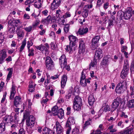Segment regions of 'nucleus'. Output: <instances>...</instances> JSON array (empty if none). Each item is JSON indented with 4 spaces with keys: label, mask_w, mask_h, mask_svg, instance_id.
Masks as SVG:
<instances>
[{
    "label": "nucleus",
    "mask_w": 134,
    "mask_h": 134,
    "mask_svg": "<svg viewBox=\"0 0 134 134\" xmlns=\"http://www.w3.org/2000/svg\"><path fill=\"white\" fill-rule=\"evenodd\" d=\"M24 119H26V130L27 131H29V127L31 128L33 127L35 122V119L33 115H29L28 113H25L24 115Z\"/></svg>",
    "instance_id": "nucleus-1"
},
{
    "label": "nucleus",
    "mask_w": 134,
    "mask_h": 134,
    "mask_svg": "<svg viewBox=\"0 0 134 134\" xmlns=\"http://www.w3.org/2000/svg\"><path fill=\"white\" fill-rule=\"evenodd\" d=\"M126 83L124 81H120L116 86L115 91L116 93L121 94L123 93L126 89Z\"/></svg>",
    "instance_id": "nucleus-2"
},
{
    "label": "nucleus",
    "mask_w": 134,
    "mask_h": 134,
    "mask_svg": "<svg viewBox=\"0 0 134 134\" xmlns=\"http://www.w3.org/2000/svg\"><path fill=\"white\" fill-rule=\"evenodd\" d=\"M45 66L47 69L52 70L54 68L55 64L51 57L48 56L45 60Z\"/></svg>",
    "instance_id": "nucleus-3"
},
{
    "label": "nucleus",
    "mask_w": 134,
    "mask_h": 134,
    "mask_svg": "<svg viewBox=\"0 0 134 134\" xmlns=\"http://www.w3.org/2000/svg\"><path fill=\"white\" fill-rule=\"evenodd\" d=\"M134 15V10H132V9L129 7L127 8L126 11L124 13V16L125 20H129L132 14Z\"/></svg>",
    "instance_id": "nucleus-4"
},
{
    "label": "nucleus",
    "mask_w": 134,
    "mask_h": 134,
    "mask_svg": "<svg viewBox=\"0 0 134 134\" xmlns=\"http://www.w3.org/2000/svg\"><path fill=\"white\" fill-rule=\"evenodd\" d=\"M122 100L120 98L117 97L114 99L112 105V108L114 109V110H115L117 108L120 103L122 104Z\"/></svg>",
    "instance_id": "nucleus-5"
},
{
    "label": "nucleus",
    "mask_w": 134,
    "mask_h": 134,
    "mask_svg": "<svg viewBox=\"0 0 134 134\" xmlns=\"http://www.w3.org/2000/svg\"><path fill=\"white\" fill-rule=\"evenodd\" d=\"M62 0H54L51 4V8L52 10L57 9L60 5Z\"/></svg>",
    "instance_id": "nucleus-6"
},
{
    "label": "nucleus",
    "mask_w": 134,
    "mask_h": 134,
    "mask_svg": "<svg viewBox=\"0 0 134 134\" xmlns=\"http://www.w3.org/2000/svg\"><path fill=\"white\" fill-rule=\"evenodd\" d=\"M79 52L80 53L84 52L85 49V43L82 39L79 40Z\"/></svg>",
    "instance_id": "nucleus-7"
},
{
    "label": "nucleus",
    "mask_w": 134,
    "mask_h": 134,
    "mask_svg": "<svg viewBox=\"0 0 134 134\" xmlns=\"http://www.w3.org/2000/svg\"><path fill=\"white\" fill-rule=\"evenodd\" d=\"M69 38L70 41L69 43L70 45L74 46L78 42V40L77 38L73 35H70L69 36Z\"/></svg>",
    "instance_id": "nucleus-8"
},
{
    "label": "nucleus",
    "mask_w": 134,
    "mask_h": 134,
    "mask_svg": "<svg viewBox=\"0 0 134 134\" xmlns=\"http://www.w3.org/2000/svg\"><path fill=\"white\" fill-rule=\"evenodd\" d=\"M67 59L65 55H62L59 59V64L61 67L62 66L66 65L67 64Z\"/></svg>",
    "instance_id": "nucleus-9"
},
{
    "label": "nucleus",
    "mask_w": 134,
    "mask_h": 134,
    "mask_svg": "<svg viewBox=\"0 0 134 134\" xmlns=\"http://www.w3.org/2000/svg\"><path fill=\"white\" fill-rule=\"evenodd\" d=\"M103 56L102 51V49L100 48L97 49L95 54V59H99L101 58Z\"/></svg>",
    "instance_id": "nucleus-10"
},
{
    "label": "nucleus",
    "mask_w": 134,
    "mask_h": 134,
    "mask_svg": "<svg viewBox=\"0 0 134 134\" xmlns=\"http://www.w3.org/2000/svg\"><path fill=\"white\" fill-rule=\"evenodd\" d=\"M111 58L109 55H107L104 57L102 62V64L104 65L108 64L110 62Z\"/></svg>",
    "instance_id": "nucleus-11"
},
{
    "label": "nucleus",
    "mask_w": 134,
    "mask_h": 134,
    "mask_svg": "<svg viewBox=\"0 0 134 134\" xmlns=\"http://www.w3.org/2000/svg\"><path fill=\"white\" fill-rule=\"evenodd\" d=\"M13 116L10 115L6 116L4 118L3 120V121L5 122L4 123L6 124L10 123L13 122Z\"/></svg>",
    "instance_id": "nucleus-12"
},
{
    "label": "nucleus",
    "mask_w": 134,
    "mask_h": 134,
    "mask_svg": "<svg viewBox=\"0 0 134 134\" xmlns=\"http://www.w3.org/2000/svg\"><path fill=\"white\" fill-rule=\"evenodd\" d=\"M57 132L58 134L61 133L63 131V128L62 127L59 122L57 121L56 122Z\"/></svg>",
    "instance_id": "nucleus-13"
},
{
    "label": "nucleus",
    "mask_w": 134,
    "mask_h": 134,
    "mask_svg": "<svg viewBox=\"0 0 134 134\" xmlns=\"http://www.w3.org/2000/svg\"><path fill=\"white\" fill-rule=\"evenodd\" d=\"M67 79V76L66 75H64L62 76L61 82V86L62 88H64L65 86Z\"/></svg>",
    "instance_id": "nucleus-14"
},
{
    "label": "nucleus",
    "mask_w": 134,
    "mask_h": 134,
    "mask_svg": "<svg viewBox=\"0 0 134 134\" xmlns=\"http://www.w3.org/2000/svg\"><path fill=\"white\" fill-rule=\"evenodd\" d=\"M15 86L13 84L12 85V87L11 88V91L10 92V99H13L15 94L16 93L15 91Z\"/></svg>",
    "instance_id": "nucleus-15"
},
{
    "label": "nucleus",
    "mask_w": 134,
    "mask_h": 134,
    "mask_svg": "<svg viewBox=\"0 0 134 134\" xmlns=\"http://www.w3.org/2000/svg\"><path fill=\"white\" fill-rule=\"evenodd\" d=\"M21 102V98L20 97L16 96L15 97L14 101V104L16 107L18 106V105Z\"/></svg>",
    "instance_id": "nucleus-16"
},
{
    "label": "nucleus",
    "mask_w": 134,
    "mask_h": 134,
    "mask_svg": "<svg viewBox=\"0 0 134 134\" xmlns=\"http://www.w3.org/2000/svg\"><path fill=\"white\" fill-rule=\"evenodd\" d=\"M17 34L18 38L21 39L24 37V33L23 30H18L17 31Z\"/></svg>",
    "instance_id": "nucleus-17"
},
{
    "label": "nucleus",
    "mask_w": 134,
    "mask_h": 134,
    "mask_svg": "<svg viewBox=\"0 0 134 134\" xmlns=\"http://www.w3.org/2000/svg\"><path fill=\"white\" fill-rule=\"evenodd\" d=\"M82 100L81 98L78 96H76L73 101V103H76L79 105L82 104Z\"/></svg>",
    "instance_id": "nucleus-18"
},
{
    "label": "nucleus",
    "mask_w": 134,
    "mask_h": 134,
    "mask_svg": "<svg viewBox=\"0 0 134 134\" xmlns=\"http://www.w3.org/2000/svg\"><path fill=\"white\" fill-rule=\"evenodd\" d=\"M88 31V29L86 27H83V28L80 29L78 32L80 35H83L87 33Z\"/></svg>",
    "instance_id": "nucleus-19"
},
{
    "label": "nucleus",
    "mask_w": 134,
    "mask_h": 134,
    "mask_svg": "<svg viewBox=\"0 0 134 134\" xmlns=\"http://www.w3.org/2000/svg\"><path fill=\"white\" fill-rule=\"evenodd\" d=\"M52 17L51 16L48 15L46 18L42 19L41 21V23L42 24H48L51 20Z\"/></svg>",
    "instance_id": "nucleus-20"
},
{
    "label": "nucleus",
    "mask_w": 134,
    "mask_h": 134,
    "mask_svg": "<svg viewBox=\"0 0 134 134\" xmlns=\"http://www.w3.org/2000/svg\"><path fill=\"white\" fill-rule=\"evenodd\" d=\"M90 81L89 79H80V83L83 86L85 87L87 85V83H90Z\"/></svg>",
    "instance_id": "nucleus-21"
},
{
    "label": "nucleus",
    "mask_w": 134,
    "mask_h": 134,
    "mask_svg": "<svg viewBox=\"0 0 134 134\" xmlns=\"http://www.w3.org/2000/svg\"><path fill=\"white\" fill-rule=\"evenodd\" d=\"M95 101V99L94 98L93 96L91 95L88 98V102L89 105H92Z\"/></svg>",
    "instance_id": "nucleus-22"
},
{
    "label": "nucleus",
    "mask_w": 134,
    "mask_h": 134,
    "mask_svg": "<svg viewBox=\"0 0 134 134\" xmlns=\"http://www.w3.org/2000/svg\"><path fill=\"white\" fill-rule=\"evenodd\" d=\"M56 114L59 118L62 119L64 115V111L62 108L60 109Z\"/></svg>",
    "instance_id": "nucleus-23"
},
{
    "label": "nucleus",
    "mask_w": 134,
    "mask_h": 134,
    "mask_svg": "<svg viewBox=\"0 0 134 134\" xmlns=\"http://www.w3.org/2000/svg\"><path fill=\"white\" fill-rule=\"evenodd\" d=\"M82 104L79 105L77 104L73 103V108L75 110L79 111L81 110Z\"/></svg>",
    "instance_id": "nucleus-24"
},
{
    "label": "nucleus",
    "mask_w": 134,
    "mask_h": 134,
    "mask_svg": "<svg viewBox=\"0 0 134 134\" xmlns=\"http://www.w3.org/2000/svg\"><path fill=\"white\" fill-rule=\"evenodd\" d=\"M44 133L45 134H53L54 132H53L50 129L45 127L43 129Z\"/></svg>",
    "instance_id": "nucleus-25"
},
{
    "label": "nucleus",
    "mask_w": 134,
    "mask_h": 134,
    "mask_svg": "<svg viewBox=\"0 0 134 134\" xmlns=\"http://www.w3.org/2000/svg\"><path fill=\"white\" fill-rule=\"evenodd\" d=\"M7 57V54L5 50L3 49L0 51V57L5 58Z\"/></svg>",
    "instance_id": "nucleus-26"
},
{
    "label": "nucleus",
    "mask_w": 134,
    "mask_h": 134,
    "mask_svg": "<svg viewBox=\"0 0 134 134\" xmlns=\"http://www.w3.org/2000/svg\"><path fill=\"white\" fill-rule=\"evenodd\" d=\"M58 108L57 106H55L53 107L52 109V112L54 116L57 115V113L58 112Z\"/></svg>",
    "instance_id": "nucleus-27"
},
{
    "label": "nucleus",
    "mask_w": 134,
    "mask_h": 134,
    "mask_svg": "<svg viewBox=\"0 0 134 134\" xmlns=\"http://www.w3.org/2000/svg\"><path fill=\"white\" fill-rule=\"evenodd\" d=\"M127 105L128 107L129 108L134 107V99L129 100L127 103Z\"/></svg>",
    "instance_id": "nucleus-28"
},
{
    "label": "nucleus",
    "mask_w": 134,
    "mask_h": 134,
    "mask_svg": "<svg viewBox=\"0 0 134 134\" xmlns=\"http://www.w3.org/2000/svg\"><path fill=\"white\" fill-rule=\"evenodd\" d=\"M114 125H109L108 127L107 130H109L110 132H114L116 131L117 130L115 128H114Z\"/></svg>",
    "instance_id": "nucleus-29"
},
{
    "label": "nucleus",
    "mask_w": 134,
    "mask_h": 134,
    "mask_svg": "<svg viewBox=\"0 0 134 134\" xmlns=\"http://www.w3.org/2000/svg\"><path fill=\"white\" fill-rule=\"evenodd\" d=\"M5 123L3 122L0 124V133L3 132L5 131Z\"/></svg>",
    "instance_id": "nucleus-30"
},
{
    "label": "nucleus",
    "mask_w": 134,
    "mask_h": 134,
    "mask_svg": "<svg viewBox=\"0 0 134 134\" xmlns=\"http://www.w3.org/2000/svg\"><path fill=\"white\" fill-rule=\"evenodd\" d=\"M70 29V25L68 24H66L64 25V30L65 34H67L69 31Z\"/></svg>",
    "instance_id": "nucleus-31"
},
{
    "label": "nucleus",
    "mask_w": 134,
    "mask_h": 134,
    "mask_svg": "<svg viewBox=\"0 0 134 134\" xmlns=\"http://www.w3.org/2000/svg\"><path fill=\"white\" fill-rule=\"evenodd\" d=\"M92 123V120L90 118H89L88 119L86 122L85 124L83 126V129H86L87 127V126L90 125Z\"/></svg>",
    "instance_id": "nucleus-32"
},
{
    "label": "nucleus",
    "mask_w": 134,
    "mask_h": 134,
    "mask_svg": "<svg viewBox=\"0 0 134 134\" xmlns=\"http://www.w3.org/2000/svg\"><path fill=\"white\" fill-rule=\"evenodd\" d=\"M88 11L87 9H84L83 10L82 13V15L83 17L84 18H87L88 15Z\"/></svg>",
    "instance_id": "nucleus-33"
},
{
    "label": "nucleus",
    "mask_w": 134,
    "mask_h": 134,
    "mask_svg": "<svg viewBox=\"0 0 134 134\" xmlns=\"http://www.w3.org/2000/svg\"><path fill=\"white\" fill-rule=\"evenodd\" d=\"M13 71V69L12 68L10 69V70L7 77V81H8L11 77Z\"/></svg>",
    "instance_id": "nucleus-34"
},
{
    "label": "nucleus",
    "mask_w": 134,
    "mask_h": 134,
    "mask_svg": "<svg viewBox=\"0 0 134 134\" xmlns=\"http://www.w3.org/2000/svg\"><path fill=\"white\" fill-rule=\"evenodd\" d=\"M133 129V127H131L125 131L122 134H131L132 132V130Z\"/></svg>",
    "instance_id": "nucleus-35"
},
{
    "label": "nucleus",
    "mask_w": 134,
    "mask_h": 134,
    "mask_svg": "<svg viewBox=\"0 0 134 134\" xmlns=\"http://www.w3.org/2000/svg\"><path fill=\"white\" fill-rule=\"evenodd\" d=\"M124 70H122L121 74V78L123 79H124L125 78L128 73V71H125Z\"/></svg>",
    "instance_id": "nucleus-36"
},
{
    "label": "nucleus",
    "mask_w": 134,
    "mask_h": 134,
    "mask_svg": "<svg viewBox=\"0 0 134 134\" xmlns=\"http://www.w3.org/2000/svg\"><path fill=\"white\" fill-rule=\"evenodd\" d=\"M100 38V37L99 36H96L93 39L92 42H93L94 43H98Z\"/></svg>",
    "instance_id": "nucleus-37"
},
{
    "label": "nucleus",
    "mask_w": 134,
    "mask_h": 134,
    "mask_svg": "<svg viewBox=\"0 0 134 134\" xmlns=\"http://www.w3.org/2000/svg\"><path fill=\"white\" fill-rule=\"evenodd\" d=\"M41 46L42 49L41 51H43L45 50L46 52V53H45V55H48L49 53V52L48 49L46 47L42 44H41Z\"/></svg>",
    "instance_id": "nucleus-38"
},
{
    "label": "nucleus",
    "mask_w": 134,
    "mask_h": 134,
    "mask_svg": "<svg viewBox=\"0 0 134 134\" xmlns=\"http://www.w3.org/2000/svg\"><path fill=\"white\" fill-rule=\"evenodd\" d=\"M75 49V47L73 46H72L70 45L69 44V45H67L66 46V47L65 48V50L68 52L70 51H71Z\"/></svg>",
    "instance_id": "nucleus-39"
},
{
    "label": "nucleus",
    "mask_w": 134,
    "mask_h": 134,
    "mask_svg": "<svg viewBox=\"0 0 134 134\" xmlns=\"http://www.w3.org/2000/svg\"><path fill=\"white\" fill-rule=\"evenodd\" d=\"M126 62V63H125V65L124 66L122 70H124V71H128L129 69V64L127 61Z\"/></svg>",
    "instance_id": "nucleus-40"
},
{
    "label": "nucleus",
    "mask_w": 134,
    "mask_h": 134,
    "mask_svg": "<svg viewBox=\"0 0 134 134\" xmlns=\"http://www.w3.org/2000/svg\"><path fill=\"white\" fill-rule=\"evenodd\" d=\"M26 43V40H25L22 43V45L20 46L19 51L21 52L24 48Z\"/></svg>",
    "instance_id": "nucleus-41"
},
{
    "label": "nucleus",
    "mask_w": 134,
    "mask_h": 134,
    "mask_svg": "<svg viewBox=\"0 0 134 134\" xmlns=\"http://www.w3.org/2000/svg\"><path fill=\"white\" fill-rule=\"evenodd\" d=\"M130 91L131 92L130 96L131 98L134 97V86H130Z\"/></svg>",
    "instance_id": "nucleus-42"
},
{
    "label": "nucleus",
    "mask_w": 134,
    "mask_h": 134,
    "mask_svg": "<svg viewBox=\"0 0 134 134\" xmlns=\"http://www.w3.org/2000/svg\"><path fill=\"white\" fill-rule=\"evenodd\" d=\"M15 28H13V26H10L9 25L8 26V32L9 33H13L14 31Z\"/></svg>",
    "instance_id": "nucleus-43"
},
{
    "label": "nucleus",
    "mask_w": 134,
    "mask_h": 134,
    "mask_svg": "<svg viewBox=\"0 0 134 134\" xmlns=\"http://www.w3.org/2000/svg\"><path fill=\"white\" fill-rule=\"evenodd\" d=\"M28 50V52L29 53L28 55L29 56H33L34 55V49L33 48H32L29 49Z\"/></svg>",
    "instance_id": "nucleus-44"
},
{
    "label": "nucleus",
    "mask_w": 134,
    "mask_h": 134,
    "mask_svg": "<svg viewBox=\"0 0 134 134\" xmlns=\"http://www.w3.org/2000/svg\"><path fill=\"white\" fill-rule=\"evenodd\" d=\"M73 90L72 89H70L69 90V93L68 95H66L65 96L66 98V99H69L72 95V92Z\"/></svg>",
    "instance_id": "nucleus-45"
},
{
    "label": "nucleus",
    "mask_w": 134,
    "mask_h": 134,
    "mask_svg": "<svg viewBox=\"0 0 134 134\" xmlns=\"http://www.w3.org/2000/svg\"><path fill=\"white\" fill-rule=\"evenodd\" d=\"M40 21L38 20H37L35 21L32 24V28H36L39 24Z\"/></svg>",
    "instance_id": "nucleus-46"
},
{
    "label": "nucleus",
    "mask_w": 134,
    "mask_h": 134,
    "mask_svg": "<svg viewBox=\"0 0 134 134\" xmlns=\"http://www.w3.org/2000/svg\"><path fill=\"white\" fill-rule=\"evenodd\" d=\"M98 43H94L93 42H92L91 47L92 50H94L98 47Z\"/></svg>",
    "instance_id": "nucleus-47"
},
{
    "label": "nucleus",
    "mask_w": 134,
    "mask_h": 134,
    "mask_svg": "<svg viewBox=\"0 0 134 134\" xmlns=\"http://www.w3.org/2000/svg\"><path fill=\"white\" fill-rule=\"evenodd\" d=\"M42 4L38 2H35L34 4V5L35 8H39L42 7Z\"/></svg>",
    "instance_id": "nucleus-48"
},
{
    "label": "nucleus",
    "mask_w": 134,
    "mask_h": 134,
    "mask_svg": "<svg viewBox=\"0 0 134 134\" xmlns=\"http://www.w3.org/2000/svg\"><path fill=\"white\" fill-rule=\"evenodd\" d=\"M34 0H27L25 2V4L26 5H29V7H30V4L33 3L34 2Z\"/></svg>",
    "instance_id": "nucleus-49"
},
{
    "label": "nucleus",
    "mask_w": 134,
    "mask_h": 134,
    "mask_svg": "<svg viewBox=\"0 0 134 134\" xmlns=\"http://www.w3.org/2000/svg\"><path fill=\"white\" fill-rule=\"evenodd\" d=\"M32 27L31 26H30L24 28V29L26 31L29 32H30L32 31Z\"/></svg>",
    "instance_id": "nucleus-50"
},
{
    "label": "nucleus",
    "mask_w": 134,
    "mask_h": 134,
    "mask_svg": "<svg viewBox=\"0 0 134 134\" xmlns=\"http://www.w3.org/2000/svg\"><path fill=\"white\" fill-rule=\"evenodd\" d=\"M71 16V14L69 12H66L65 14L61 17V18H64L65 19L67 18L70 17Z\"/></svg>",
    "instance_id": "nucleus-51"
},
{
    "label": "nucleus",
    "mask_w": 134,
    "mask_h": 134,
    "mask_svg": "<svg viewBox=\"0 0 134 134\" xmlns=\"http://www.w3.org/2000/svg\"><path fill=\"white\" fill-rule=\"evenodd\" d=\"M29 91L30 92H32L34 90V87L32 84H30L29 85Z\"/></svg>",
    "instance_id": "nucleus-52"
},
{
    "label": "nucleus",
    "mask_w": 134,
    "mask_h": 134,
    "mask_svg": "<svg viewBox=\"0 0 134 134\" xmlns=\"http://www.w3.org/2000/svg\"><path fill=\"white\" fill-rule=\"evenodd\" d=\"M104 2V0H98L97 4V7H100Z\"/></svg>",
    "instance_id": "nucleus-53"
},
{
    "label": "nucleus",
    "mask_w": 134,
    "mask_h": 134,
    "mask_svg": "<svg viewBox=\"0 0 134 134\" xmlns=\"http://www.w3.org/2000/svg\"><path fill=\"white\" fill-rule=\"evenodd\" d=\"M86 72L83 70L81 73V75L80 79H86L85 73Z\"/></svg>",
    "instance_id": "nucleus-54"
},
{
    "label": "nucleus",
    "mask_w": 134,
    "mask_h": 134,
    "mask_svg": "<svg viewBox=\"0 0 134 134\" xmlns=\"http://www.w3.org/2000/svg\"><path fill=\"white\" fill-rule=\"evenodd\" d=\"M61 67L63 69L65 68V69L68 71H69L70 70V66L69 65H67V64L66 65L62 66Z\"/></svg>",
    "instance_id": "nucleus-55"
},
{
    "label": "nucleus",
    "mask_w": 134,
    "mask_h": 134,
    "mask_svg": "<svg viewBox=\"0 0 134 134\" xmlns=\"http://www.w3.org/2000/svg\"><path fill=\"white\" fill-rule=\"evenodd\" d=\"M71 123L70 121V120L69 119L67 121L66 123V127H67L69 128L71 127Z\"/></svg>",
    "instance_id": "nucleus-56"
},
{
    "label": "nucleus",
    "mask_w": 134,
    "mask_h": 134,
    "mask_svg": "<svg viewBox=\"0 0 134 134\" xmlns=\"http://www.w3.org/2000/svg\"><path fill=\"white\" fill-rule=\"evenodd\" d=\"M79 129L78 127H76L73 130L72 132L73 133L75 132V134H78L79 133Z\"/></svg>",
    "instance_id": "nucleus-57"
},
{
    "label": "nucleus",
    "mask_w": 134,
    "mask_h": 134,
    "mask_svg": "<svg viewBox=\"0 0 134 134\" xmlns=\"http://www.w3.org/2000/svg\"><path fill=\"white\" fill-rule=\"evenodd\" d=\"M25 131L23 128L20 129L19 131V132L17 134H25Z\"/></svg>",
    "instance_id": "nucleus-58"
},
{
    "label": "nucleus",
    "mask_w": 134,
    "mask_h": 134,
    "mask_svg": "<svg viewBox=\"0 0 134 134\" xmlns=\"http://www.w3.org/2000/svg\"><path fill=\"white\" fill-rule=\"evenodd\" d=\"M103 108V110L105 112H107L108 110H109V108L108 105H105V106H104V108Z\"/></svg>",
    "instance_id": "nucleus-59"
},
{
    "label": "nucleus",
    "mask_w": 134,
    "mask_h": 134,
    "mask_svg": "<svg viewBox=\"0 0 134 134\" xmlns=\"http://www.w3.org/2000/svg\"><path fill=\"white\" fill-rule=\"evenodd\" d=\"M61 13V11L60 9L57 10L56 11V14L57 18L59 17Z\"/></svg>",
    "instance_id": "nucleus-60"
},
{
    "label": "nucleus",
    "mask_w": 134,
    "mask_h": 134,
    "mask_svg": "<svg viewBox=\"0 0 134 134\" xmlns=\"http://www.w3.org/2000/svg\"><path fill=\"white\" fill-rule=\"evenodd\" d=\"M2 33H0V43H2L4 39V36L2 35Z\"/></svg>",
    "instance_id": "nucleus-61"
},
{
    "label": "nucleus",
    "mask_w": 134,
    "mask_h": 134,
    "mask_svg": "<svg viewBox=\"0 0 134 134\" xmlns=\"http://www.w3.org/2000/svg\"><path fill=\"white\" fill-rule=\"evenodd\" d=\"M123 122L122 121H120L118 123V126H120L122 128L124 127V125L123 124Z\"/></svg>",
    "instance_id": "nucleus-62"
},
{
    "label": "nucleus",
    "mask_w": 134,
    "mask_h": 134,
    "mask_svg": "<svg viewBox=\"0 0 134 134\" xmlns=\"http://www.w3.org/2000/svg\"><path fill=\"white\" fill-rule=\"evenodd\" d=\"M109 3L108 2H107L105 3L103 5V8L105 10L107 9L109 6Z\"/></svg>",
    "instance_id": "nucleus-63"
},
{
    "label": "nucleus",
    "mask_w": 134,
    "mask_h": 134,
    "mask_svg": "<svg viewBox=\"0 0 134 134\" xmlns=\"http://www.w3.org/2000/svg\"><path fill=\"white\" fill-rule=\"evenodd\" d=\"M102 132H101V131L99 129H97L95 133H91L92 134H101Z\"/></svg>",
    "instance_id": "nucleus-64"
}]
</instances>
